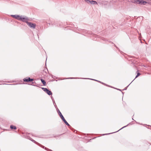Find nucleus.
I'll use <instances>...</instances> for the list:
<instances>
[{"label":"nucleus","instance_id":"nucleus-1","mask_svg":"<svg viewBox=\"0 0 151 151\" xmlns=\"http://www.w3.org/2000/svg\"><path fill=\"white\" fill-rule=\"evenodd\" d=\"M29 19L28 18L25 16H21L19 21H21L23 22H25L26 23V22H28V21H29Z\"/></svg>","mask_w":151,"mask_h":151},{"label":"nucleus","instance_id":"nucleus-2","mask_svg":"<svg viewBox=\"0 0 151 151\" xmlns=\"http://www.w3.org/2000/svg\"><path fill=\"white\" fill-rule=\"evenodd\" d=\"M41 89L43 90L48 95H52V93L51 91L49 89H48L47 88H45L43 87H41Z\"/></svg>","mask_w":151,"mask_h":151},{"label":"nucleus","instance_id":"nucleus-3","mask_svg":"<svg viewBox=\"0 0 151 151\" xmlns=\"http://www.w3.org/2000/svg\"><path fill=\"white\" fill-rule=\"evenodd\" d=\"M26 24L31 28L35 29L36 28V24H35L30 22H27Z\"/></svg>","mask_w":151,"mask_h":151},{"label":"nucleus","instance_id":"nucleus-4","mask_svg":"<svg viewBox=\"0 0 151 151\" xmlns=\"http://www.w3.org/2000/svg\"><path fill=\"white\" fill-rule=\"evenodd\" d=\"M33 78H31L29 77H27L23 79V81L24 82L28 83L32 81H34Z\"/></svg>","mask_w":151,"mask_h":151},{"label":"nucleus","instance_id":"nucleus-5","mask_svg":"<svg viewBox=\"0 0 151 151\" xmlns=\"http://www.w3.org/2000/svg\"><path fill=\"white\" fill-rule=\"evenodd\" d=\"M10 16L13 18H14L17 20L19 21L20 18L21 17L19 15L15 14L12 15L11 14L10 15Z\"/></svg>","mask_w":151,"mask_h":151},{"label":"nucleus","instance_id":"nucleus-6","mask_svg":"<svg viewBox=\"0 0 151 151\" xmlns=\"http://www.w3.org/2000/svg\"><path fill=\"white\" fill-rule=\"evenodd\" d=\"M86 1L88 3H90L91 4H97V2L94 1H90L89 0H86Z\"/></svg>","mask_w":151,"mask_h":151},{"label":"nucleus","instance_id":"nucleus-7","mask_svg":"<svg viewBox=\"0 0 151 151\" xmlns=\"http://www.w3.org/2000/svg\"><path fill=\"white\" fill-rule=\"evenodd\" d=\"M131 124V123L130 122L127 125H126L123 127H122L120 129H119V130H118V131H116V132H112V133H108V134H102V135H108V134H112V133H115L116 132H118V131H119L120 130L122 129L127 127L128 125H130V124Z\"/></svg>","mask_w":151,"mask_h":151},{"label":"nucleus","instance_id":"nucleus-8","mask_svg":"<svg viewBox=\"0 0 151 151\" xmlns=\"http://www.w3.org/2000/svg\"><path fill=\"white\" fill-rule=\"evenodd\" d=\"M56 78L57 79H58V80H62V79H79V78L78 77H69L67 78H64L63 79H61V78H60L56 77Z\"/></svg>","mask_w":151,"mask_h":151},{"label":"nucleus","instance_id":"nucleus-9","mask_svg":"<svg viewBox=\"0 0 151 151\" xmlns=\"http://www.w3.org/2000/svg\"><path fill=\"white\" fill-rule=\"evenodd\" d=\"M79 78L84 79H89V80H92L94 81H96L97 82H98L99 83H101L102 84V83H104L103 82H102L100 81H98V80H96L95 79H92V78Z\"/></svg>","mask_w":151,"mask_h":151},{"label":"nucleus","instance_id":"nucleus-10","mask_svg":"<svg viewBox=\"0 0 151 151\" xmlns=\"http://www.w3.org/2000/svg\"><path fill=\"white\" fill-rule=\"evenodd\" d=\"M49 24L50 25H55L57 26H58V24H59L60 26L61 25V24L60 23V22H58V24H57L56 22H54L53 23H52V22H50L49 23Z\"/></svg>","mask_w":151,"mask_h":151},{"label":"nucleus","instance_id":"nucleus-11","mask_svg":"<svg viewBox=\"0 0 151 151\" xmlns=\"http://www.w3.org/2000/svg\"><path fill=\"white\" fill-rule=\"evenodd\" d=\"M37 143V145L40 146L42 148L45 149V150H46L47 151H49V150H50V149H49L47 148V147H45L43 145H41V144L39 143Z\"/></svg>","mask_w":151,"mask_h":151},{"label":"nucleus","instance_id":"nucleus-12","mask_svg":"<svg viewBox=\"0 0 151 151\" xmlns=\"http://www.w3.org/2000/svg\"><path fill=\"white\" fill-rule=\"evenodd\" d=\"M25 138H27V139H29V140H31L34 143H35L37 145V143H38V142H36L35 141V140H34V139H32L31 137H30L28 136V135H27L25 137Z\"/></svg>","mask_w":151,"mask_h":151},{"label":"nucleus","instance_id":"nucleus-13","mask_svg":"<svg viewBox=\"0 0 151 151\" xmlns=\"http://www.w3.org/2000/svg\"><path fill=\"white\" fill-rule=\"evenodd\" d=\"M138 4L141 5H145L147 3L146 1H144L143 0H139L138 1Z\"/></svg>","mask_w":151,"mask_h":151},{"label":"nucleus","instance_id":"nucleus-14","mask_svg":"<svg viewBox=\"0 0 151 151\" xmlns=\"http://www.w3.org/2000/svg\"><path fill=\"white\" fill-rule=\"evenodd\" d=\"M136 73L137 74V75L136 76L135 78L132 81V82L136 78L139 77L140 75H141V74L139 72L138 70H137L136 72Z\"/></svg>","mask_w":151,"mask_h":151},{"label":"nucleus","instance_id":"nucleus-15","mask_svg":"<svg viewBox=\"0 0 151 151\" xmlns=\"http://www.w3.org/2000/svg\"><path fill=\"white\" fill-rule=\"evenodd\" d=\"M10 128L12 129L15 130L17 129L16 127L13 125H11L10 126Z\"/></svg>","mask_w":151,"mask_h":151},{"label":"nucleus","instance_id":"nucleus-16","mask_svg":"<svg viewBox=\"0 0 151 151\" xmlns=\"http://www.w3.org/2000/svg\"><path fill=\"white\" fill-rule=\"evenodd\" d=\"M138 0H130V1L132 3L138 4Z\"/></svg>","mask_w":151,"mask_h":151},{"label":"nucleus","instance_id":"nucleus-17","mask_svg":"<svg viewBox=\"0 0 151 151\" xmlns=\"http://www.w3.org/2000/svg\"><path fill=\"white\" fill-rule=\"evenodd\" d=\"M40 80L41 81V82L43 84V85L44 86H45L46 85V82L45 81V80H44V79H43L42 78H41Z\"/></svg>","mask_w":151,"mask_h":151},{"label":"nucleus","instance_id":"nucleus-18","mask_svg":"<svg viewBox=\"0 0 151 151\" xmlns=\"http://www.w3.org/2000/svg\"><path fill=\"white\" fill-rule=\"evenodd\" d=\"M20 84H22L21 83H16V84H8L4 83H2L0 84V85H15Z\"/></svg>","mask_w":151,"mask_h":151},{"label":"nucleus","instance_id":"nucleus-19","mask_svg":"<svg viewBox=\"0 0 151 151\" xmlns=\"http://www.w3.org/2000/svg\"><path fill=\"white\" fill-rule=\"evenodd\" d=\"M102 84L103 85H104L106 86H108V87H111V88H113V87L112 86H111L108 85H107V84H106V83H102Z\"/></svg>","mask_w":151,"mask_h":151},{"label":"nucleus","instance_id":"nucleus-20","mask_svg":"<svg viewBox=\"0 0 151 151\" xmlns=\"http://www.w3.org/2000/svg\"><path fill=\"white\" fill-rule=\"evenodd\" d=\"M59 116L60 118L62 120H63L65 119L62 114L60 116Z\"/></svg>","mask_w":151,"mask_h":151},{"label":"nucleus","instance_id":"nucleus-21","mask_svg":"<svg viewBox=\"0 0 151 151\" xmlns=\"http://www.w3.org/2000/svg\"><path fill=\"white\" fill-rule=\"evenodd\" d=\"M104 41H108L110 43H111L112 44H114V43L113 42H111V41H108V40H107V39H106L104 38Z\"/></svg>","mask_w":151,"mask_h":151},{"label":"nucleus","instance_id":"nucleus-22","mask_svg":"<svg viewBox=\"0 0 151 151\" xmlns=\"http://www.w3.org/2000/svg\"><path fill=\"white\" fill-rule=\"evenodd\" d=\"M32 84H28L29 85H32V86H36V85H34V83H36L35 82H33V81H32Z\"/></svg>","mask_w":151,"mask_h":151},{"label":"nucleus","instance_id":"nucleus-23","mask_svg":"<svg viewBox=\"0 0 151 151\" xmlns=\"http://www.w3.org/2000/svg\"><path fill=\"white\" fill-rule=\"evenodd\" d=\"M132 83V82H131L128 86H127V87H125L124 89H123V90H122L124 91V90H126L127 89V88L131 84V83Z\"/></svg>","mask_w":151,"mask_h":151},{"label":"nucleus","instance_id":"nucleus-24","mask_svg":"<svg viewBox=\"0 0 151 151\" xmlns=\"http://www.w3.org/2000/svg\"><path fill=\"white\" fill-rule=\"evenodd\" d=\"M73 129L74 131H73V132L74 133H77V134H78V132H78V131H77V130H75L74 129Z\"/></svg>","mask_w":151,"mask_h":151},{"label":"nucleus","instance_id":"nucleus-25","mask_svg":"<svg viewBox=\"0 0 151 151\" xmlns=\"http://www.w3.org/2000/svg\"><path fill=\"white\" fill-rule=\"evenodd\" d=\"M118 50V51L121 53H123V52L121 51L120 49H119V48L117 47V48H116Z\"/></svg>","mask_w":151,"mask_h":151},{"label":"nucleus","instance_id":"nucleus-26","mask_svg":"<svg viewBox=\"0 0 151 151\" xmlns=\"http://www.w3.org/2000/svg\"><path fill=\"white\" fill-rule=\"evenodd\" d=\"M62 121H63V122L65 123V124H66L67 122V121H66L65 119Z\"/></svg>","mask_w":151,"mask_h":151},{"label":"nucleus","instance_id":"nucleus-27","mask_svg":"<svg viewBox=\"0 0 151 151\" xmlns=\"http://www.w3.org/2000/svg\"><path fill=\"white\" fill-rule=\"evenodd\" d=\"M65 124L69 127H71L70 126V125L68 123V122H67L66 124Z\"/></svg>","mask_w":151,"mask_h":151},{"label":"nucleus","instance_id":"nucleus-28","mask_svg":"<svg viewBox=\"0 0 151 151\" xmlns=\"http://www.w3.org/2000/svg\"><path fill=\"white\" fill-rule=\"evenodd\" d=\"M65 124L69 127H71L70 126V125L68 123V122H67L66 124Z\"/></svg>","mask_w":151,"mask_h":151},{"label":"nucleus","instance_id":"nucleus-29","mask_svg":"<svg viewBox=\"0 0 151 151\" xmlns=\"http://www.w3.org/2000/svg\"><path fill=\"white\" fill-rule=\"evenodd\" d=\"M56 111H57V113H58V112H60V111L59 110V109L58 108H56Z\"/></svg>","mask_w":151,"mask_h":151},{"label":"nucleus","instance_id":"nucleus-30","mask_svg":"<svg viewBox=\"0 0 151 151\" xmlns=\"http://www.w3.org/2000/svg\"><path fill=\"white\" fill-rule=\"evenodd\" d=\"M58 114L59 116L62 114L60 111L58 112Z\"/></svg>","mask_w":151,"mask_h":151},{"label":"nucleus","instance_id":"nucleus-31","mask_svg":"<svg viewBox=\"0 0 151 151\" xmlns=\"http://www.w3.org/2000/svg\"><path fill=\"white\" fill-rule=\"evenodd\" d=\"M115 88V89H117V90H119V91H122V90H121V89H119V88H114H114Z\"/></svg>","mask_w":151,"mask_h":151},{"label":"nucleus","instance_id":"nucleus-32","mask_svg":"<svg viewBox=\"0 0 151 151\" xmlns=\"http://www.w3.org/2000/svg\"><path fill=\"white\" fill-rule=\"evenodd\" d=\"M52 101V102H53V104L54 105H55V100H53Z\"/></svg>","mask_w":151,"mask_h":151},{"label":"nucleus","instance_id":"nucleus-33","mask_svg":"<svg viewBox=\"0 0 151 151\" xmlns=\"http://www.w3.org/2000/svg\"><path fill=\"white\" fill-rule=\"evenodd\" d=\"M4 82H7V83H10V82H14V81H13L12 82H7V81H3Z\"/></svg>","mask_w":151,"mask_h":151},{"label":"nucleus","instance_id":"nucleus-34","mask_svg":"<svg viewBox=\"0 0 151 151\" xmlns=\"http://www.w3.org/2000/svg\"><path fill=\"white\" fill-rule=\"evenodd\" d=\"M51 99H52V101H53V100H54V99L53 98V97L52 96V95L51 96Z\"/></svg>","mask_w":151,"mask_h":151},{"label":"nucleus","instance_id":"nucleus-35","mask_svg":"<svg viewBox=\"0 0 151 151\" xmlns=\"http://www.w3.org/2000/svg\"><path fill=\"white\" fill-rule=\"evenodd\" d=\"M114 45V46L116 47V48H117V47L114 44H113Z\"/></svg>","mask_w":151,"mask_h":151},{"label":"nucleus","instance_id":"nucleus-36","mask_svg":"<svg viewBox=\"0 0 151 151\" xmlns=\"http://www.w3.org/2000/svg\"><path fill=\"white\" fill-rule=\"evenodd\" d=\"M54 106L56 108H58L56 104H55Z\"/></svg>","mask_w":151,"mask_h":151},{"label":"nucleus","instance_id":"nucleus-37","mask_svg":"<svg viewBox=\"0 0 151 151\" xmlns=\"http://www.w3.org/2000/svg\"><path fill=\"white\" fill-rule=\"evenodd\" d=\"M130 58H134V56H130Z\"/></svg>","mask_w":151,"mask_h":151},{"label":"nucleus","instance_id":"nucleus-38","mask_svg":"<svg viewBox=\"0 0 151 151\" xmlns=\"http://www.w3.org/2000/svg\"><path fill=\"white\" fill-rule=\"evenodd\" d=\"M51 76H52V78H53V77H55V76H53L52 75H51Z\"/></svg>","mask_w":151,"mask_h":151},{"label":"nucleus","instance_id":"nucleus-39","mask_svg":"<svg viewBox=\"0 0 151 151\" xmlns=\"http://www.w3.org/2000/svg\"><path fill=\"white\" fill-rule=\"evenodd\" d=\"M48 137V136H47V137H43V138H44V137H45V138H48V137Z\"/></svg>","mask_w":151,"mask_h":151},{"label":"nucleus","instance_id":"nucleus-40","mask_svg":"<svg viewBox=\"0 0 151 151\" xmlns=\"http://www.w3.org/2000/svg\"><path fill=\"white\" fill-rule=\"evenodd\" d=\"M121 92H122V94L123 95L124 93V92H122V91Z\"/></svg>","mask_w":151,"mask_h":151},{"label":"nucleus","instance_id":"nucleus-41","mask_svg":"<svg viewBox=\"0 0 151 151\" xmlns=\"http://www.w3.org/2000/svg\"><path fill=\"white\" fill-rule=\"evenodd\" d=\"M49 151H53L52 150L50 149V150H49Z\"/></svg>","mask_w":151,"mask_h":151},{"label":"nucleus","instance_id":"nucleus-42","mask_svg":"<svg viewBox=\"0 0 151 151\" xmlns=\"http://www.w3.org/2000/svg\"><path fill=\"white\" fill-rule=\"evenodd\" d=\"M64 134V133L62 134H61L60 135H62V134Z\"/></svg>","mask_w":151,"mask_h":151},{"label":"nucleus","instance_id":"nucleus-43","mask_svg":"<svg viewBox=\"0 0 151 151\" xmlns=\"http://www.w3.org/2000/svg\"><path fill=\"white\" fill-rule=\"evenodd\" d=\"M112 21L113 22L114 21V20H112Z\"/></svg>","mask_w":151,"mask_h":151},{"label":"nucleus","instance_id":"nucleus-44","mask_svg":"<svg viewBox=\"0 0 151 151\" xmlns=\"http://www.w3.org/2000/svg\"><path fill=\"white\" fill-rule=\"evenodd\" d=\"M17 22V23H19V22Z\"/></svg>","mask_w":151,"mask_h":151},{"label":"nucleus","instance_id":"nucleus-45","mask_svg":"<svg viewBox=\"0 0 151 151\" xmlns=\"http://www.w3.org/2000/svg\"><path fill=\"white\" fill-rule=\"evenodd\" d=\"M55 81H58V80H55Z\"/></svg>","mask_w":151,"mask_h":151},{"label":"nucleus","instance_id":"nucleus-46","mask_svg":"<svg viewBox=\"0 0 151 151\" xmlns=\"http://www.w3.org/2000/svg\"><path fill=\"white\" fill-rule=\"evenodd\" d=\"M56 137V136H55L54 137Z\"/></svg>","mask_w":151,"mask_h":151},{"label":"nucleus","instance_id":"nucleus-47","mask_svg":"<svg viewBox=\"0 0 151 151\" xmlns=\"http://www.w3.org/2000/svg\"><path fill=\"white\" fill-rule=\"evenodd\" d=\"M28 134H29V133H28L27 134V135Z\"/></svg>","mask_w":151,"mask_h":151},{"label":"nucleus","instance_id":"nucleus-48","mask_svg":"<svg viewBox=\"0 0 151 151\" xmlns=\"http://www.w3.org/2000/svg\"><path fill=\"white\" fill-rule=\"evenodd\" d=\"M132 119H133V120H134V119H133V118H132Z\"/></svg>","mask_w":151,"mask_h":151},{"label":"nucleus","instance_id":"nucleus-49","mask_svg":"<svg viewBox=\"0 0 151 151\" xmlns=\"http://www.w3.org/2000/svg\"><path fill=\"white\" fill-rule=\"evenodd\" d=\"M46 63H45V65L46 66Z\"/></svg>","mask_w":151,"mask_h":151},{"label":"nucleus","instance_id":"nucleus-50","mask_svg":"<svg viewBox=\"0 0 151 151\" xmlns=\"http://www.w3.org/2000/svg\"><path fill=\"white\" fill-rule=\"evenodd\" d=\"M150 127H151V126H150Z\"/></svg>","mask_w":151,"mask_h":151}]
</instances>
